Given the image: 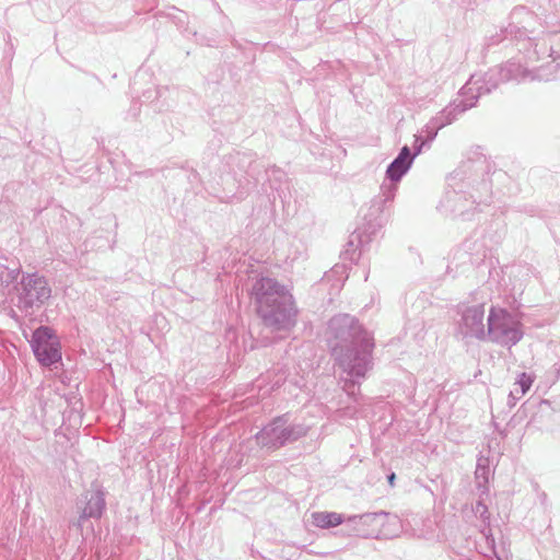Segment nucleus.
Wrapping results in <instances>:
<instances>
[{
    "label": "nucleus",
    "instance_id": "obj_9",
    "mask_svg": "<svg viewBox=\"0 0 560 560\" xmlns=\"http://www.w3.org/2000/svg\"><path fill=\"white\" fill-rule=\"evenodd\" d=\"M396 475L393 472L388 476V483L394 487L395 485Z\"/></svg>",
    "mask_w": 560,
    "mask_h": 560
},
{
    "label": "nucleus",
    "instance_id": "obj_5",
    "mask_svg": "<svg viewBox=\"0 0 560 560\" xmlns=\"http://www.w3.org/2000/svg\"><path fill=\"white\" fill-rule=\"evenodd\" d=\"M508 318V313L499 310V311H491L489 316V331L492 334H497L499 331H502V334L506 335L509 332L512 334V341H516L520 339V335L516 330H506L503 328V323Z\"/></svg>",
    "mask_w": 560,
    "mask_h": 560
},
{
    "label": "nucleus",
    "instance_id": "obj_6",
    "mask_svg": "<svg viewBox=\"0 0 560 560\" xmlns=\"http://www.w3.org/2000/svg\"><path fill=\"white\" fill-rule=\"evenodd\" d=\"M409 167V162H404L402 159H396L388 167L387 174L392 179H399L401 175Z\"/></svg>",
    "mask_w": 560,
    "mask_h": 560
},
{
    "label": "nucleus",
    "instance_id": "obj_2",
    "mask_svg": "<svg viewBox=\"0 0 560 560\" xmlns=\"http://www.w3.org/2000/svg\"><path fill=\"white\" fill-rule=\"evenodd\" d=\"M256 296L260 304V308L265 305L273 307L279 305L281 302H285L291 299L284 287L269 278H264L257 283Z\"/></svg>",
    "mask_w": 560,
    "mask_h": 560
},
{
    "label": "nucleus",
    "instance_id": "obj_4",
    "mask_svg": "<svg viewBox=\"0 0 560 560\" xmlns=\"http://www.w3.org/2000/svg\"><path fill=\"white\" fill-rule=\"evenodd\" d=\"M343 522V516L336 512H315L312 514V523L318 528L336 527Z\"/></svg>",
    "mask_w": 560,
    "mask_h": 560
},
{
    "label": "nucleus",
    "instance_id": "obj_3",
    "mask_svg": "<svg viewBox=\"0 0 560 560\" xmlns=\"http://www.w3.org/2000/svg\"><path fill=\"white\" fill-rule=\"evenodd\" d=\"M291 435L292 430L287 428L281 419H278L257 434V441L262 446L276 448L283 445Z\"/></svg>",
    "mask_w": 560,
    "mask_h": 560
},
{
    "label": "nucleus",
    "instance_id": "obj_7",
    "mask_svg": "<svg viewBox=\"0 0 560 560\" xmlns=\"http://www.w3.org/2000/svg\"><path fill=\"white\" fill-rule=\"evenodd\" d=\"M533 377L527 375L526 373H522L520 380L517 381V385L521 387V394L524 395L533 384Z\"/></svg>",
    "mask_w": 560,
    "mask_h": 560
},
{
    "label": "nucleus",
    "instance_id": "obj_8",
    "mask_svg": "<svg viewBox=\"0 0 560 560\" xmlns=\"http://www.w3.org/2000/svg\"><path fill=\"white\" fill-rule=\"evenodd\" d=\"M397 159H402L404 162H409V149L404 147Z\"/></svg>",
    "mask_w": 560,
    "mask_h": 560
},
{
    "label": "nucleus",
    "instance_id": "obj_1",
    "mask_svg": "<svg viewBox=\"0 0 560 560\" xmlns=\"http://www.w3.org/2000/svg\"><path fill=\"white\" fill-rule=\"evenodd\" d=\"M32 346L36 358L44 365H50L61 359L59 341L48 327L35 330Z\"/></svg>",
    "mask_w": 560,
    "mask_h": 560
},
{
    "label": "nucleus",
    "instance_id": "obj_10",
    "mask_svg": "<svg viewBox=\"0 0 560 560\" xmlns=\"http://www.w3.org/2000/svg\"><path fill=\"white\" fill-rule=\"evenodd\" d=\"M40 289H42V291H43V294H42V295H43V296H47V294H48V292H49V291H48V289H47V288H45V287H42Z\"/></svg>",
    "mask_w": 560,
    "mask_h": 560
}]
</instances>
